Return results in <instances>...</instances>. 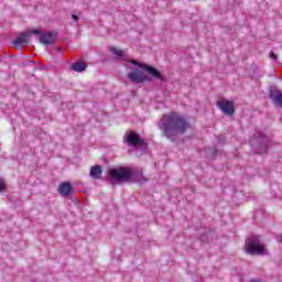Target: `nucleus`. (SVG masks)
Wrapping results in <instances>:
<instances>
[{
	"label": "nucleus",
	"instance_id": "17",
	"mask_svg": "<svg viewBox=\"0 0 282 282\" xmlns=\"http://www.w3.org/2000/svg\"><path fill=\"white\" fill-rule=\"evenodd\" d=\"M128 63H130L131 65H135L138 67H140V65H144V64H140V62H138L135 59H130V61H128Z\"/></svg>",
	"mask_w": 282,
	"mask_h": 282
},
{
	"label": "nucleus",
	"instance_id": "11",
	"mask_svg": "<svg viewBox=\"0 0 282 282\" xmlns=\"http://www.w3.org/2000/svg\"><path fill=\"white\" fill-rule=\"evenodd\" d=\"M40 43L42 45H53V43H56V35L52 32L42 33L40 35Z\"/></svg>",
	"mask_w": 282,
	"mask_h": 282
},
{
	"label": "nucleus",
	"instance_id": "19",
	"mask_svg": "<svg viewBox=\"0 0 282 282\" xmlns=\"http://www.w3.org/2000/svg\"><path fill=\"white\" fill-rule=\"evenodd\" d=\"M31 34H40V36H41V34H43V31H41V30H32Z\"/></svg>",
	"mask_w": 282,
	"mask_h": 282
},
{
	"label": "nucleus",
	"instance_id": "8",
	"mask_svg": "<svg viewBox=\"0 0 282 282\" xmlns=\"http://www.w3.org/2000/svg\"><path fill=\"white\" fill-rule=\"evenodd\" d=\"M140 67L141 69L148 72V74H150V76H152L153 78H158V80H161V83H164V80H166L163 74L158 70V68L147 64L140 65Z\"/></svg>",
	"mask_w": 282,
	"mask_h": 282
},
{
	"label": "nucleus",
	"instance_id": "13",
	"mask_svg": "<svg viewBox=\"0 0 282 282\" xmlns=\"http://www.w3.org/2000/svg\"><path fill=\"white\" fill-rule=\"evenodd\" d=\"M28 43V34L22 33L20 36H18L14 41H13V45L21 47L23 45H26Z\"/></svg>",
	"mask_w": 282,
	"mask_h": 282
},
{
	"label": "nucleus",
	"instance_id": "4",
	"mask_svg": "<svg viewBox=\"0 0 282 282\" xmlns=\"http://www.w3.org/2000/svg\"><path fill=\"white\" fill-rule=\"evenodd\" d=\"M108 175L110 177V184H122V182H129L133 176L129 167L110 169Z\"/></svg>",
	"mask_w": 282,
	"mask_h": 282
},
{
	"label": "nucleus",
	"instance_id": "18",
	"mask_svg": "<svg viewBox=\"0 0 282 282\" xmlns=\"http://www.w3.org/2000/svg\"><path fill=\"white\" fill-rule=\"evenodd\" d=\"M3 191H6V183L0 178V193H3Z\"/></svg>",
	"mask_w": 282,
	"mask_h": 282
},
{
	"label": "nucleus",
	"instance_id": "9",
	"mask_svg": "<svg viewBox=\"0 0 282 282\" xmlns=\"http://www.w3.org/2000/svg\"><path fill=\"white\" fill-rule=\"evenodd\" d=\"M128 78L129 80H131V83H135V84L144 83V80H147L144 73H142L140 68H134L132 72H130L128 74Z\"/></svg>",
	"mask_w": 282,
	"mask_h": 282
},
{
	"label": "nucleus",
	"instance_id": "21",
	"mask_svg": "<svg viewBox=\"0 0 282 282\" xmlns=\"http://www.w3.org/2000/svg\"><path fill=\"white\" fill-rule=\"evenodd\" d=\"M72 19L75 23H78V15L72 14Z\"/></svg>",
	"mask_w": 282,
	"mask_h": 282
},
{
	"label": "nucleus",
	"instance_id": "6",
	"mask_svg": "<svg viewBox=\"0 0 282 282\" xmlns=\"http://www.w3.org/2000/svg\"><path fill=\"white\" fill-rule=\"evenodd\" d=\"M217 107L225 116H234L235 113V104L232 101L223 99L217 102Z\"/></svg>",
	"mask_w": 282,
	"mask_h": 282
},
{
	"label": "nucleus",
	"instance_id": "10",
	"mask_svg": "<svg viewBox=\"0 0 282 282\" xmlns=\"http://www.w3.org/2000/svg\"><path fill=\"white\" fill-rule=\"evenodd\" d=\"M58 193L62 197H72L74 195V186L69 182H64L59 184Z\"/></svg>",
	"mask_w": 282,
	"mask_h": 282
},
{
	"label": "nucleus",
	"instance_id": "14",
	"mask_svg": "<svg viewBox=\"0 0 282 282\" xmlns=\"http://www.w3.org/2000/svg\"><path fill=\"white\" fill-rule=\"evenodd\" d=\"M70 67L74 72L80 73V72H85V69H87V64H85L83 62H76V63L72 64Z\"/></svg>",
	"mask_w": 282,
	"mask_h": 282
},
{
	"label": "nucleus",
	"instance_id": "3",
	"mask_svg": "<svg viewBox=\"0 0 282 282\" xmlns=\"http://www.w3.org/2000/svg\"><path fill=\"white\" fill-rule=\"evenodd\" d=\"M245 250L247 254H251V257L268 254L265 247L263 246V243H261V236L253 235L247 238Z\"/></svg>",
	"mask_w": 282,
	"mask_h": 282
},
{
	"label": "nucleus",
	"instance_id": "5",
	"mask_svg": "<svg viewBox=\"0 0 282 282\" xmlns=\"http://www.w3.org/2000/svg\"><path fill=\"white\" fill-rule=\"evenodd\" d=\"M126 142L129 147H144V141L140 138L135 131H129L124 134Z\"/></svg>",
	"mask_w": 282,
	"mask_h": 282
},
{
	"label": "nucleus",
	"instance_id": "7",
	"mask_svg": "<svg viewBox=\"0 0 282 282\" xmlns=\"http://www.w3.org/2000/svg\"><path fill=\"white\" fill-rule=\"evenodd\" d=\"M269 98L272 100L275 107L282 108V93L276 88V86H271L269 90Z\"/></svg>",
	"mask_w": 282,
	"mask_h": 282
},
{
	"label": "nucleus",
	"instance_id": "22",
	"mask_svg": "<svg viewBox=\"0 0 282 282\" xmlns=\"http://www.w3.org/2000/svg\"><path fill=\"white\" fill-rule=\"evenodd\" d=\"M210 151H212L213 155H216V154H217V150L213 149V150H210Z\"/></svg>",
	"mask_w": 282,
	"mask_h": 282
},
{
	"label": "nucleus",
	"instance_id": "16",
	"mask_svg": "<svg viewBox=\"0 0 282 282\" xmlns=\"http://www.w3.org/2000/svg\"><path fill=\"white\" fill-rule=\"evenodd\" d=\"M110 52H112V54H115L116 56H118V58H122L123 53L122 51L116 48V47H110Z\"/></svg>",
	"mask_w": 282,
	"mask_h": 282
},
{
	"label": "nucleus",
	"instance_id": "15",
	"mask_svg": "<svg viewBox=\"0 0 282 282\" xmlns=\"http://www.w3.org/2000/svg\"><path fill=\"white\" fill-rule=\"evenodd\" d=\"M134 180L139 183V184H144V182H148L147 177H144V175L142 174V172H138L134 175Z\"/></svg>",
	"mask_w": 282,
	"mask_h": 282
},
{
	"label": "nucleus",
	"instance_id": "2",
	"mask_svg": "<svg viewBox=\"0 0 282 282\" xmlns=\"http://www.w3.org/2000/svg\"><path fill=\"white\" fill-rule=\"evenodd\" d=\"M250 144L253 149V153H258L261 155L263 153H268V149H270L272 140L265 133L257 130L250 139Z\"/></svg>",
	"mask_w": 282,
	"mask_h": 282
},
{
	"label": "nucleus",
	"instance_id": "23",
	"mask_svg": "<svg viewBox=\"0 0 282 282\" xmlns=\"http://www.w3.org/2000/svg\"><path fill=\"white\" fill-rule=\"evenodd\" d=\"M57 52H63V51L61 50V47H57Z\"/></svg>",
	"mask_w": 282,
	"mask_h": 282
},
{
	"label": "nucleus",
	"instance_id": "12",
	"mask_svg": "<svg viewBox=\"0 0 282 282\" xmlns=\"http://www.w3.org/2000/svg\"><path fill=\"white\" fill-rule=\"evenodd\" d=\"M90 176L93 180H100L102 177V167L100 165H95L90 169Z\"/></svg>",
	"mask_w": 282,
	"mask_h": 282
},
{
	"label": "nucleus",
	"instance_id": "1",
	"mask_svg": "<svg viewBox=\"0 0 282 282\" xmlns=\"http://www.w3.org/2000/svg\"><path fill=\"white\" fill-rule=\"evenodd\" d=\"M156 127L162 132V135L173 141L177 135H184L191 124H188V121L182 115L170 112L162 116L156 122Z\"/></svg>",
	"mask_w": 282,
	"mask_h": 282
},
{
	"label": "nucleus",
	"instance_id": "20",
	"mask_svg": "<svg viewBox=\"0 0 282 282\" xmlns=\"http://www.w3.org/2000/svg\"><path fill=\"white\" fill-rule=\"evenodd\" d=\"M270 58H272V61H276L279 57L276 56V54H274V52H271Z\"/></svg>",
	"mask_w": 282,
	"mask_h": 282
}]
</instances>
